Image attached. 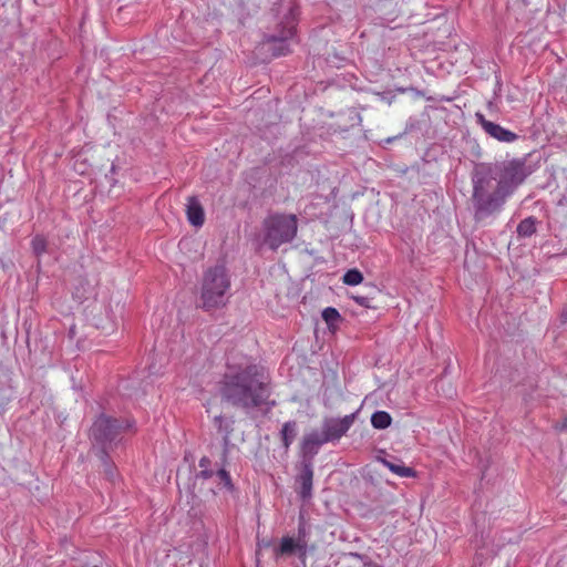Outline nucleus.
I'll return each mask as SVG.
<instances>
[{
  "instance_id": "nucleus-14",
  "label": "nucleus",
  "mask_w": 567,
  "mask_h": 567,
  "mask_svg": "<svg viewBox=\"0 0 567 567\" xmlns=\"http://www.w3.org/2000/svg\"><path fill=\"white\" fill-rule=\"evenodd\" d=\"M235 420L233 417H224L223 415H217L214 417V425L216 426L218 433L223 435L224 444L227 445L230 441V435L234 432Z\"/></svg>"
},
{
  "instance_id": "nucleus-1",
  "label": "nucleus",
  "mask_w": 567,
  "mask_h": 567,
  "mask_svg": "<svg viewBox=\"0 0 567 567\" xmlns=\"http://www.w3.org/2000/svg\"><path fill=\"white\" fill-rule=\"evenodd\" d=\"M532 173L525 158L476 164L471 174L474 220L484 223L498 216L507 199Z\"/></svg>"
},
{
  "instance_id": "nucleus-4",
  "label": "nucleus",
  "mask_w": 567,
  "mask_h": 567,
  "mask_svg": "<svg viewBox=\"0 0 567 567\" xmlns=\"http://www.w3.org/2000/svg\"><path fill=\"white\" fill-rule=\"evenodd\" d=\"M133 426L134 422L128 419H117L101 413L90 429V437L99 451H112L121 444L123 433Z\"/></svg>"
},
{
  "instance_id": "nucleus-5",
  "label": "nucleus",
  "mask_w": 567,
  "mask_h": 567,
  "mask_svg": "<svg viewBox=\"0 0 567 567\" xmlns=\"http://www.w3.org/2000/svg\"><path fill=\"white\" fill-rule=\"evenodd\" d=\"M298 231L295 214L271 213L262 221V243L271 250L291 243Z\"/></svg>"
},
{
  "instance_id": "nucleus-2",
  "label": "nucleus",
  "mask_w": 567,
  "mask_h": 567,
  "mask_svg": "<svg viewBox=\"0 0 567 567\" xmlns=\"http://www.w3.org/2000/svg\"><path fill=\"white\" fill-rule=\"evenodd\" d=\"M224 401L245 411L260 408L269 402L271 395L270 379L265 369L252 362L228 364L219 388Z\"/></svg>"
},
{
  "instance_id": "nucleus-6",
  "label": "nucleus",
  "mask_w": 567,
  "mask_h": 567,
  "mask_svg": "<svg viewBox=\"0 0 567 567\" xmlns=\"http://www.w3.org/2000/svg\"><path fill=\"white\" fill-rule=\"evenodd\" d=\"M357 412L343 417H324L321 423V431L329 443H337L347 434L355 421Z\"/></svg>"
},
{
  "instance_id": "nucleus-19",
  "label": "nucleus",
  "mask_w": 567,
  "mask_h": 567,
  "mask_svg": "<svg viewBox=\"0 0 567 567\" xmlns=\"http://www.w3.org/2000/svg\"><path fill=\"white\" fill-rule=\"evenodd\" d=\"M392 423V417L386 411H375L371 415V424L377 430H385Z\"/></svg>"
},
{
  "instance_id": "nucleus-16",
  "label": "nucleus",
  "mask_w": 567,
  "mask_h": 567,
  "mask_svg": "<svg viewBox=\"0 0 567 567\" xmlns=\"http://www.w3.org/2000/svg\"><path fill=\"white\" fill-rule=\"evenodd\" d=\"M379 461L400 477H414L416 475L412 467L405 466L402 462L395 463L386 458H380Z\"/></svg>"
},
{
  "instance_id": "nucleus-15",
  "label": "nucleus",
  "mask_w": 567,
  "mask_h": 567,
  "mask_svg": "<svg viewBox=\"0 0 567 567\" xmlns=\"http://www.w3.org/2000/svg\"><path fill=\"white\" fill-rule=\"evenodd\" d=\"M298 433V426L296 421H287L282 424L280 431V437L282 442V446L287 452L290 449V445L295 441Z\"/></svg>"
},
{
  "instance_id": "nucleus-24",
  "label": "nucleus",
  "mask_w": 567,
  "mask_h": 567,
  "mask_svg": "<svg viewBox=\"0 0 567 567\" xmlns=\"http://www.w3.org/2000/svg\"><path fill=\"white\" fill-rule=\"evenodd\" d=\"M350 556L363 560V567H382L381 565L372 561L371 559L365 558L363 555L359 553H350Z\"/></svg>"
},
{
  "instance_id": "nucleus-3",
  "label": "nucleus",
  "mask_w": 567,
  "mask_h": 567,
  "mask_svg": "<svg viewBox=\"0 0 567 567\" xmlns=\"http://www.w3.org/2000/svg\"><path fill=\"white\" fill-rule=\"evenodd\" d=\"M230 276L224 265L206 269L200 285V308L212 311L225 307L230 297Z\"/></svg>"
},
{
  "instance_id": "nucleus-10",
  "label": "nucleus",
  "mask_w": 567,
  "mask_h": 567,
  "mask_svg": "<svg viewBox=\"0 0 567 567\" xmlns=\"http://www.w3.org/2000/svg\"><path fill=\"white\" fill-rule=\"evenodd\" d=\"M299 538L295 540L292 537L285 536L281 538L279 547L275 549L276 558H279L284 555H292L297 553L299 557H306L307 554V543L301 539V536H305V527L299 526L298 528Z\"/></svg>"
},
{
  "instance_id": "nucleus-21",
  "label": "nucleus",
  "mask_w": 567,
  "mask_h": 567,
  "mask_svg": "<svg viewBox=\"0 0 567 567\" xmlns=\"http://www.w3.org/2000/svg\"><path fill=\"white\" fill-rule=\"evenodd\" d=\"M321 316L329 328H334L336 324L341 320L339 311L333 307L324 308Z\"/></svg>"
},
{
  "instance_id": "nucleus-8",
  "label": "nucleus",
  "mask_w": 567,
  "mask_h": 567,
  "mask_svg": "<svg viewBox=\"0 0 567 567\" xmlns=\"http://www.w3.org/2000/svg\"><path fill=\"white\" fill-rule=\"evenodd\" d=\"M475 118L476 123L481 125L483 131L498 142L513 143L518 140V135L516 133L501 126L499 124L486 120L485 116L480 112L475 114Z\"/></svg>"
},
{
  "instance_id": "nucleus-12",
  "label": "nucleus",
  "mask_w": 567,
  "mask_h": 567,
  "mask_svg": "<svg viewBox=\"0 0 567 567\" xmlns=\"http://www.w3.org/2000/svg\"><path fill=\"white\" fill-rule=\"evenodd\" d=\"M186 214L190 225L195 227H202L204 225V208L196 197L192 196L188 198L186 205Z\"/></svg>"
},
{
  "instance_id": "nucleus-18",
  "label": "nucleus",
  "mask_w": 567,
  "mask_h": 567,
  "mask_svg": "<svg viewBox=\"0 0 567 567\" xmlns=\"http://www.w3.org/2000/svg\"><path fill=\"white\" fill-rule=\"evenodd\" d=\"M537 219L533 216L524 218L517 225L516 231L519 237H530L536 233Z\"/></svg>"
},
{
  "instance_id": "nucleus-23",
  "label": "nucleus",
  "mask_w": 567,
  "mask_h": 567,
  "mask_svg": "<svg viewBox=\"0 0 567 567\" xmlns=\"http://www.w3.org/2000/svg\"><path fill=\"white\" fill-rule=\"evenodd\" d=\"M363 280V275L358 269H350L343 275V282L348 286H357Z\"/></svg>"
},
{
  "instance_id": "nucleus-20",
  "label": "nucleus",
  "mask_w": 567,
  "mask_h": 567,
  "mask_svg": "<svg viewBox=\"0 0 567 567\" xmlns=\"http://www.w3.org/2000/svg\"><path fill=\"white\" fill-rule=\"evenodd\" d=\"M210 465H212L210 458L207 456H203L198 463L200 471L196 474V477L202 478V480L212 478L216 472L210 468Z\"/></svg>"
},
{
  "instance_id": "nucleus-7",
  "label": "nucleus",
  "mask_w": 567,
  "mask_h": 567,
  "mask_svg": "<svg viewBox=\"0 0 567 567\" xmlns=\"http://www.w3.org/2000/svg\"><path fill=\"white\" fill-rule=\"evenodd\" d=\"M296 32L295 13L290 10V17L279 34H272L267 38L268 42L275 43L272 51L275 56L286 55L289 52L287 41L292 39Z\"/></svg>"
},
{
  "instance_id": "nucleus-27",
  "label": "nucleus",
  "mask_w": 567,
  "mask_h": 567,
  "mask_svg": "<svg viewBox=\"0 0 567 567\" xmlns=\"http://www.w3.org/2000/svg\"><path fill=\"white\" fill-rule=\"evenodd\" d=\"M561 317H563V321L566 322L567 321V311L563 312Z\"/></svg>"
},
{
  "instance_id": "nucleus-25",
  "label": "nucleus",
  "mask_w": 567,
  "mask_h": 567,
  "mask_svg": "<svg viewBox=\"0 0 567 567\" xmlns=\"http://www.w3.org/2000/svg\"><path fill=\"white\" fill-rule=\"evenodd\" d=\"M352 299L361 307H370L371 299L367 296L355 295L352 296Z\"/></svg>"
},
{
  "instance_id": "nucleus-26",
  "label": "nucleus",
  "mask_w": 567,
  "mask_h": 567,
  "mask_svg": "<svg viewBox=\"0 0 567 567\" xmlns=\"http://www.w3.org/2000/svg\"><path fill=\"white\" fill-rule=\"evenodd\" d=\"M556 429L559 431L566 430L567 429V419H565L560 425H557Z\"/></svg>"
},
{
  "instance_id": "nucleus-22",
  "label": "nucleus",
  "mask_w": 567,
  "mask_h": 567,
  "mask_svg": "<svg viewBox=\"0 0 567 567\" xmlns=\"http://www.w3.org/2000/svg\"><path fill=\"white\" fill-rule=\"evenodd\" d=\"M218 478L219 485H221L228 492L234 491V484L230 477V474L225 468H218L215 475Z\"/></svg>"
},
{
  "instance_id": "nucleus-11",
  "label": "nucleus",
  "mask_w": 567,
  "mask_h": 567,
  "mask_svg": "<svg viewBox=\"0 0 567 567\" xmlns=\"http://www.w3.org/2000/svg\"><path fill=\"white\" fill-rule=\"evenodd\" d=\"M313 462L301 460L300 473L297 476L299 484V496L306 501L312 496Z\"/></svg>"
},
{
  "instance_id": "nucleus-13",
  "label": "nucleus",
  "mask_w": 567,
  "mask_h": 567,
  "mask_svg": "<svg viewBox=\"0 0 567 567\" xmlns=\"http://www.w3.org/2000/svg\"><path fill=\"white\" fill-rule=\"evenodd\" d=\"M30 245H31V250L38 260V267H40V261H41L42 256L44 254L52 252L50 243L45 236H43L41 234H37L35 236L32 237Z\"/></svg>"
},
{
  "instance_id": "nucleus-9",
  "label": "nucleus",
  "mask_w": 567,
  "mask_h": 567,
  "mask_svg": "<svg viewBox=\"0 0 567 567\" xmlns=\"http://www.w3.org/2000/svg\"><path fill=\"white\" fill-rule=\"evenodd\" d=\"M327 443L329 442L321 430H313L306 434L300 444L301 460L313 462V458L319 453L320 447Z\"/></svg>"
},
{
  "instance_id": "nucleus-17",
  "label": "nucleus",
  "mask_w": 567,
  "mask_h": 567,
  "mask_svg": "<svg viewBox=\"0 0 567 567\" xmlns=\"http://www.w3.org/2000/svg\"><path fill=\"white\" fill-rule=\"evenodd\" d=\"M110 451H99V456L102 462L103 472L105 477L113 482L116 477V468L114 463L110 458Z\"/></svg>"
}]
</instances>
